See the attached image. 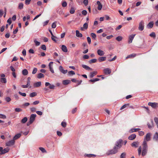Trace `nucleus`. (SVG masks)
Here are the masks:
<instances>
[{"instance_id": "nucleus-1", "label": "nucleus", "mask_w": 158, "mask_h": 158, "mask_svg": "<svg viewBox=\"0 0 158 158\" xmlns=\"http://www.w3.org/2000/svg\"><path fill=\"white\" fill-rule=\"evenodd\" d=\"M123 140L121 139H119L117 141L115 146L112 149L109 150L106 153V154L108 155H112L115 154L118 152V149L121 148L123 144Z\"/></svg>"}, {"instance_id": "nucleus-2", "label": "nucleus", "mask_w": 158, "mask_h": 158, "mask_svg": "<svg viewBox=\"0 0 158 158\" xmlns=\"http://www.w3.org/2000/svg\"><path fill=\"white\" fill-rule=\"evenodd\" d=\"M36 116V114H32L31 115L29 119V121L27 123V126H29L34 122L35 120Z\"/></svg>"}, {"instance_id": "nucleus-3", "label": "nucleus", "mask_w": 158, "mask_h": 158, "mask_svg": "<svg viewBox=\"0 0 158 158\" xmlns=\"http://www.w3.org/2000/svg\"><path fill=\"white\" fill-rule=\"evenodd\" d=\"M144 27V23L143 21L142 20L139 23L138 27V29L140 31H142L143 30Z\"/></svg>"}, {"instance_id": "nucleus-4", "label": "nucleus", "mask_w": 158, "mask_h": 158, "mask_svg": "<svg viewBox=\"0 0 158 158\" xmlns=\"http://www.w3.org/2000/svg\"><path fill=\"white\" fill-rule=\"evenodd\" d=\"M148 105L154 109H156L158 107V103L157 102H149L148 103Z\"/></svg>"}, {"instance_id": "nucleus-5", "label": "nucleus", "mask_w": 158, "mask_h": 158, "mask_svg": "<svg viewBox=\"0 0 158 158\" xmlns=\"http://www.w3.org/2000/svg\"><path fill=\"white\" fill-rule=\"evenodd\" d=\"M15 141L13 139V140L7 142L6 143V146H11L14 145L15 144Z\"/></svg>"}, {"instance_id": "nucleus-6", "label": "nucleus", "mask_w": 158, "mask_h": 158, "mask_svg": "<svg viewBox=\"0 0 158 158\" xmlns=\"http://www.w3.org/2000/svg\"><path fill=\"white\" fill-rule=\"evenodd\" d=\"M151 134L150 133H148L145 137L144 139V140L145 141H149L151 140Z\"/></svg>"}, {"instance_id": "nucleus-7", "label": "nucleus", "mask_w": 158, "mask_h": 158, "mask_svg": "<svg viewBox=\"0 0 158 158\" xmlns=\"http://www.w3.org/2000/svg\"><path fill=\"white\" fill-rule=\"evenodd\" d=\"M104 73L106 75L110 74L111 73V70L108 68L105 69L103 70Z\"/></svg>"}, {"instance_id": "nucleus-8", "label": "nucleus", "mask_w": 158, "mask_h": 158, "mask_svg": "<svg viewBox=\"0 0 158 158\" xmlns=\"http://www.w3.org/2000/svg\"><path fill=\"white\" fill-rule=\"evenodd\" d=\"M46 86H49V88L51 89H54L55 88V86L53 85H51L49 83L46 82L45 83Z\"/></svg>"}, {"instance_id": "nucleus-9", "label": "nucleus", "mask_w": 158, "mask_h": 158, "mask_svg": "<svg viewBox=\"0 0 158 158\" xmlns=\"http://www.w3.org/2000/svg\"><path fill=\"white\" fill-rule=\"evenodd\" d=\"M10 149L8 148H4V149H2L1 152H0V155H2L5 153L8 152L9 151Z\"/></svg>"}, {"instance_id": "nucleus-10", "label": "nucleus", "mask_w": 158, "mask_h": 158, "mask_svg": "<svg viewBox=\"0 0 158 158\" xmlns=\"http://www.w3.org/2000/svg\"><path fill=\"white\" fill-rule=\"evenodd\" d=\"M135 34H132L129 36L128 43L130 44L132 42V40L135 36Z\"/></svg>"}, {"instance_id": "nucleus-11", "label": "nucleus", "mask_w": 158, "mask_h": 158, "mask_svg": "<svg viewBox=\"0 0 158 158\" xmlns=\"http://www.w3.org/2000/svg\"><path fill=\"white\" fill-rule=\"evenodd\" d=\"M59 69L60 72L64 74H66L68 72L67 70H64L62 66H60Z\"/></svg>"}, {"instance_id": "nucleus-12", "label": "nucleus", "mask_w": 158, "mask_h": 158, "mask_svg": "<svg viewBox=\"0 0 158 158\" xmlns=\"http://www.w3.org/2000/svg\"><path fill=\"white\" fill-rule=\"evenodd\" d=\"M97 52L98 54L100 56H103L105 54L104 51L100 49L98 50Z\"/></svg>"}, {"instance_id": "nucleus-13", "label": "nucleus", "mask_w": 158, "mask_h": 158, "mask_svg": "<svg viewBox=\"0 0 158 158\" xmlns=\"http://www.w3.org/2000/svg\"><path fill=\"white\" fill-rule=\"evenodd\" d=\"M143 150H148V146L147 142L146 141H144L143 143Z\"/></svg>"}, {"instance_id": "nucleus-14", "label": "nucleus", "mask_w": 158, "mask_h": 158, "mask_svg": "<svg viewBox=\"0 0 158 158\" xmlns=\"http://www.w3.org/2000/svg\"><path fill=\"white\" fill-rule=\"evenodd\" d=\"M82 67L84 68L85 69L87 70H92L93 69L90 68L87 65H84V64H82Z\"/></svg>"}, {"instance_id": "nucleus-15", "label": "nucleus", "mask_w": 158, "mask_h": 158, "mask_svg": "<svg viewBox=\"0 0 158 158\" xmlns=\"http://www.w3.org/2000/svg\"><path fill=\"white\" fill-rule=\"evenodd\" d=\"M106 58L105 56L100 57L98 59V61L99 62H101L106 60Z\"/></svg>"}, {"instance_id": "nucleus-16", "label": "nucleus", "mask_w": 158, "mask_h": 158, "mask_svg": "<svg viewBox=\"0 0 158 158\" xmlns=\"http://www.w3.org/2000/svg\"><path fill=\"white\" fill-rule=\"evenodd\" d=\"M71 82V81L69 80H66L63 81L62 83L64 85H67Z\"/></svg>"}, {"instance_id": "nucleus-17", "label": "nucleus", "mask_w": 158, "mask_h": 158, "mask_svg": "<svg viewBox=\"0 0 158 158\" xmlns=\"http://www.w3.org/2000/svg\"><path fill=\"white\" fill-rule=\"evenodd\" d=\"M97 4L98 5V10H101L102 8V5L99 1L97 2Z\"/></svg>"}, {"instance_id": "nucleus-18", "label": "nucleus", "mask_w": 158, "mask_h": 158, "mask_svg": "<svg viewBox=\"0 0 158 158\" xmlns=\"http://www.w3.org/2000/svg\"><path fill=\"white\" fill-rule=\"evenodd\" d=\"M136 135L135 134H132L128 137V139L130 140H132L136 138Z\"/></svg>"}, {"instance_id": "nucleus-19", "label": "nucleus", "mask_w": 158, "mask_h": 158, "mask_svg": "<svg viewBox=\"0 0 158 158\" xmlns=\"http://www.w3.org/2000/svg\"><path fill=\"white\" fill-rule=\"evenodd\" d=\"M97 74V71H95L94 72H91L90 73V78H93L94 76L96 75Z\"/></svg>"}, {"instance_id": "nucleus-20", "label": "nucleus", "mask_w": 158, "mask_h": 158, "mask_svg": "<svg viewBox=\"0 0 158 158\" xmlns=\"http://www.w3.org/2000/svg\"><path fill=\"white\" fill-rule=\"evenodd\" d=\"M21 136V134L20 133H19L13 137V139L14 140L17 139L20 137Z\"/></svg>"}, {"instance_id": "nucleus-21", "label": "nucleus", "mask_w": 158, "mask_h": 158, "mask_svg": "<svg viewBox=\"0 0 158 158\" xmlns=\"http://www.w3.org/2000/svg\"><path fill=\"white\" fill-rule=\"evenodd\" d=\"M153 25V22H150L148 23L147 26V27L148 28H152Z\"/></svg>"}, {"instance_id": "nucleus-22", "label": "nucleus", "mask_w": 158, "mask_h": 158, "mask_svg": "<svg viewBox=\"0 0 158 158\" xmlns=\"http://www.w3.org/2000/svg\"><path fill=\"white\" fill-rule=\"evenodd\" d=\"M136 54L135 53H133L128 55L126 57V59H127L129 58H132L136 56Z\"/></svg>"}, {"instance_id": "nucleus-23", "label": "nucleus", "mask_w": 158, "mask_h": 158, "mask_svg": "<svg viewBox=\"0 0 158 158\" xmlns=\"http://www.w3.org/2000/svg\"><path fill=\"white\" fill-rule=\"evenodd\" d=\"M76 36L77 37H81L82 36V35L81 33H80L78 30L76 31Z\"/></svg>"}, {"instance_id": "nucleus-24", "label": "nucleus", "mask_w": 158, "mask_h": 158, "mask_svg": "<svg viewBox=\"0 0 158 158\" xmlns=\"http://www.w3.org/2000/svg\"><path fill=\"white\" fill-rule=\"evenodd\" d=\"M41 82L40 81L37 82L34 84V86L35 87H39L40 86Z\"/></svg>"}, {"instance_id": "nucleus-25", "label": "nucleus", "mask_w": 158, "mask_h": 158, "mask_svg": "<svg viewBox=\"0 0 158 158\" xmlns=\"http://www.w3.org/2000/svg\"><path fill=\"white\" fill-rule=\"evenodd\" d=\"M61 49L64 52H67L68 51L66 47L64 45L62 46Z\"/></svg>"}, {"instance_id": "nucleus-26", "label": "nucleus", "mask_w": 158, "mask_h": 158, "mask_svg": "<svg viewBox=\"0 0 158 158\" xmlns=\"http://www.w3.org/2000/svg\"><path fill=\"white\" fill-rule=\"evenodd\" d=\"M153 139L158 142V133L156 132L153 137Z\"/></svg>"}, {"instance_id": "nucleus-27", "label": "nucleus", "mask_w": 158, "mask_h": 158, "mask_svg": "<svg viewBox=\"0 0 158 158\" xmlns=\"http://www.w3.org/2000/svg\"><path fill=\"white\" fill-rule=\"evenodd\" d=\"M22 73L23 75L26 76L28 74V72L27 69H25L22 71Z\"/></svg>"}, {"instance_id": "nucleus-28", "label": "nucleus", "mask_w": 158, "mask_h": 158, "mask_svg": "<svg viewBox=\"0 0 158 158\" xmlns=\"http://www.w3.org/2000/svg\"><path fill=\"white\" fill-rule=\"evenodd\" d=\"M27 117H25L21 120V122L22 123H25L27 122Z\"/></svg>"}, {"instance_id": "nucleus-29", "label": "nucleus", "mask_w": 158, "mask_h": 158, "mask_svg": "<svg viewBox=\"0 0 158 158\" xmlns=\"http://www.w3.org/2000/svg\"><path fill=\"white\" fill-rule=\"evenodd\" d=\"M44 77V74L41 73H39L37 76V78L40 79L41 78Z\"/></svg>"}, {"instance_id": "nucleus-30", "label": "nucleus", "mask_w": 158, "mask_h": 158, "mask_svg": "<svg viewBox=\"0 0 158 158\" xmlns=\"http://www.w3.org/2000/svg\"><path fill=\"white\" fill-rule=\"evenodd\" d=\"M140 129V128H134L133 129H131L130 130L129 132L131 133L133 132H136L139 130Z\"/></svg>"}, {"instance_id": "nucleus-31", "label": "nucleus", "mask_w": 158, "mask_h": 158, "mask_svg": "<svg viewBox=\"0 0 158 158\" xmlns=\"http://www.w3.org/2000/svg\"><path fill=\"white\" fill-rule=\"evenodd\" d=\"M151 122L152 124V125H150L149 123H148L147 124L148 127L150 129L152 128L154 126L152 120H151Z\"/></svg>"}, {"instance_id": "nucleus-32", "label": "nucleus", "mask_w": 158, "mask_h": 158, "mask_svg": "<svg viewBox=\"0 0 158 158\" xmlns=\"http://www.w3.org/2000/svg\"><path fill=\"white\" fill-rule=\"evenodd\" d=\"M97 61V59H92L89 61V64H92L93 63H94L96 62Z\"/></svg>"}, {"instance_id": "nucleus-33", "label": "nucleus", "mask_w": 158, "mask_h": 158, "mask_svg": "<svg viewBox=\"0 0 158 158\" xmlns=\"http://www.w3.org/2000/svg\"><path fill=\"white\" fill-rule=\"evenodd\" d=\"M100 80L99 78H96L93 79H90L89 81V82H94L95 81H98Z\"/></svg>"}, {"instance_id": "nucleus-34", "label": "nucleus", "mask_w": 158, "mask_h": 158, "mask_svg": "<svg viewBox=\"0 0 158 158\" xmlns=\"http://www.w3.org/2000/svg\"><path fill=\"white\" fill-rule=\"evenodd\" d=\"M138 144V142H134L131 144V146L132 147H137Z\"/></svg>"}, {"instance_id": "nucleus-35", "label": "nucleus", "mask_w": 158, "mask_h": 158, "mask_svg": "<svg viewBox=\"0 0 158 158\" xmlns=\"http://www.w3.org/2000/svg\"><path fill=\"white\" fill-rule=\"evenodd\" d=\"M147 150H142V155L143 156H145L147 152Z\"/></svg>"}, {"instance_id": "nucleus-36", "label": "nucleus", "mask_w": 158, "mask_h": 158, "mask_svg": "<svg viewBox=\"0 0 158 158\" xmlns=\"http://www.w3.org/2000/svg\"><path fill=\"white\" fill-rule=\"evenodd\" d=\"M126 156V153L125 152H123L122 153L120 156V158H125Z\"/></svg>"}, {"instance_id": "nucleus-37", "label": "nucleus", "mask_w": 158, "mask_h": 158, "mask_svg": "<svg viewBox=\"0 0 158 158\" xmlns=\"http://www.w3.org/2000/svg\"><path fill=\"white\" fill-rule=\"evenodd\" d=\"M123 37L121 36H118L116 38V40L118 41H120L122 40Z\"/></svg>"}, {"instance_id": "nucleus-38", "label": "nucleus", "mask_w": 158, "mask_h": 158, "mask_svg": "<svg viewBox=\"0 0 158 158\" xmlns=\"http://www.w3.org/2000/svg\"><path fill=\"white\" fill-rule=\"evenodd\" d=\"M36 95H37V94L35 92H33V93H31L30 94V96L31 97H34L36 96Z\"/></svg>"}, {"instance_id": "nucleus-39", "label": "nucleus", "mask_w": 158, "mask_h": 158, "mask_svg": "<svg viewBox=\"0 0 158 158\" xmlns=\"http://www.w3.org/2000/svg\"><path fill=\"white\" fill-rule=\"evenodd\" d=\"M91 36L93 38L94 40H95L96 39V35L93 33H92L91 34Z\"/></svg>"}, {"instance_id": "nucleus-40", "label": "nucleus", "mask_w": 158, "mask_h": 158, "mask_svg": "<svg viewBox=\"0 0 158 158\" xmlns=\"http://www.w3.org/2000/svg\"><path fill=\"white\" fill-rule=\"evenodd\" d=\"M34 41L35 43V45L37 46H39L40 44V43L37 41L36 39L34 40Z\"/></svg>"}, {"instance_id": "nucleus-41", "label": "nucleus", "mask_w": 158, "mask_h": 158, "mask_svg": "<svg viewBox=\"0 0 158 158\" xmlns=\"http://www.w3.org/2000/svg\"><path fill=\"white\" fill-rule=\"evenodd\" d=\"M23 4L22 3H19V9H21L23 8Z\"/></svg>"}, {"instance_id": "nucleus-42", "label": "nucleus", "mask_w": 158, "mask_h": 158, "mask_svg": "<svg viewBox=\"0 0 158 158\" xmlns=\"http://www.w3.org/2000/svg\"><path fill=\"white\" fill-rule=\"evenodd\" d=\"M41 48L44 50H46V47L45 45L43 44L41 45Z\"/></svg>"}, {"instance_id": "nucleus-43", "label": "nucleus", "mask_w": 158, "mask_h": 158, "mask_svg": "<svg viewBox=\"0 0 158 158\" xmlns=\"http://www.w3.org/2000/svg\"><path fill=\"white\" fill-rule=\"evenodd\" d=\"M68 74L69 75H73L75 74V73L74 71H69L68 73Z\"/></svg>"}, {"instance_id": "nucleus-44", "label": "nucleus", "mask_w": 158, "mask_h": 158, "mask_svg": "<svg viewBox=\"0 0 158 158\" xmlns=\"http://www.w3.org/2000/svg\"><path fill=\"white\" fill-rule=\"evenodd\" d=\"M142 148L141 146H140L138 149V152L139 155H140L141 152Z\"/></svg>"}, {"instance_id": "nucleus-45", "label": "nucleus", "mask_w": 158, "mask_h": 158, "mask_svg": "<svg viewBox=\"0 0 158 158\" xmlns=\"http://www.w3.org/2000/svg\"><path fill=\"white\" fill-rule=\"evenodd\" d=\"M1 81L2 83H6V79L5 78H2L1 79Z\"/></svg>"}, {"instance_id": "nucleus-46", "label": "nucleus", "mask_w": 158, "mask_h": 158, "mask_svg": "<svg viewBox=\"0 0 158 158\" xmlns=\"http://www.w3.org/2000/svg\"><path fill=\"white\" fill-rule=\"evenodd\" d=\"M62 126L63 127H65L66 126L67 123L65 122H62L61 123Z\"/></svg>"}, {"instance_id": "nucleus-47", "label": "nucleus", "mask_w": 158, "mask_h": 158, "mask_svg": "<svg viewBox=\"0 0 158 158\" xmlns=\"http://www.w3.org/2000/svg\"><path fill=\"white\" fill-rule=\"evenodd\" d=\"M39 149L43 153H44V152H46V151L45 149L44 148H43L40 147V148H39Z\"/></svg>"}, {"instance_id": "nucleus-48", "label": "nucleus", "mask_w": 158, "mask_h": 158, "mask_svg": "<svg viewBox=\"0 0 158 158\" xmlns=\"http://www.w3.org/2000/svg\"><path fill=\"white\" fill-rule=\"evenodd\" d=\"M75 10L73 7H71V10L70 11V13L71 14H73L75 12Z\"/></svg>"}, {"instance_id": "nucleus-49", "label": "nucleus", "mask_w": 158, "mask_h": 158, "mask_svg": "<svg viewBox=\"0 0 158 158\" xmlns=\"http://www.w3.org/2000/svg\"><path fill=\"white\" fill-rule=\"evenodd\" d=\"M37 71V69L36 68H35L33 69L32 72V73L33 74H35L36 73Z\"/></svg>"}, {"instance_id": "nucleus-50", "label": "nucleus", "mask_w": 158, "mask_h": 158, "mask_svg": "<svg viewBox=\"0 0 158 158\" xmlns=\"http://www.w3.org/2000/svg\"><path fill=\"white\" fill-rule=\"evenodd\" d=\"M83 27L85 29H87L88 27V23H85L83 25Z\"/></svg>"}, {"instance_id": "nucleus-51", "label": "nucleus", "mask_w": 158, "mask_h": 158, "mask_svg": "<svg viewBox=\"0 0 158 158\" xmlns=\"http://www.w3.org/2000/svg\"><path fill=\"white\" fill-rule=\"evenodd\" d=\"M151 37L155 38L156 37V34L154 32H152L151 34L149 35Z\"/></svg>"}, {"instance_id": "nucleus-52", "label": "nucleus", "mask_w": 158, "mask_h": 158, "mask_svg": "<svg viewBox=\"0 0 158 158\" xmlns=\"http://www.w3.org/2000/svg\"><path fill=\"white\" fill-rule=\"evenodd\" d=\"M6 117L5 115L0 114V118L6 119Z\"/></svg>"}, {"instance_id": "nucleus-53", "label": "nucleus", "mask_w": 158, "mask_h": 158, "mask_svg": "<svg viewBox=\"0 0 158 158\" xmlns=\"http://www.w3.org/2000/svg\"><path fill=\"white\" fill-rule=\"evenodd\" d=\"M129 105V104H124V105H123L120 108V110H123V109L125 108H126V106H128Z\"/></svg>"}, {"instance_id": "nucleus-54", "label": "nucleus", "mask_w": 158, "mask_h": 158, "mask_svg": "<svg viewBox=\"0 0 158 158\" xmlns=\"http://www.w3.org/2000/svg\"><path fill=\"white\" fill-rule=\"evenodd\" d=\"M15 111L17 112H19L22 111V109L20 108H16L15 110Z\"/></svg>"}, {"instance_id": "nucleus-55", "label": "nucleus", "mask_w": 158, "mask_h": 158, "mask_svg": "<svg viewBox=\"0 0 158 158\" xmlns=\"http://www.w3.org/2000/svg\"><path fill=\"white\" fill-rule=\"evenodd\" d=\"M81 13L83 15H85L87 14V11L85 10H84L82 11Z\"/></svg>"}, {"instance_id": "nucleus-56", "label": "nucleus", "mask_w": 158, "mask_h": 158, "mask_svg": "<svg viewBox=\"0 0 158 158\" xmlns=\"http://www.w3.org/2000/svg\"><path fill=\"white\" fill-rule=\"evenodd\" d=\"M83 3L85 6H86L88 3V0H84Z\"/></svg>"}, {"instance_id": "nucleus-57", "label": "nucleus", "mask_w": 158, "mask_h": 158, "mask_svg": "<svg viewBox=\"0 0 158 158\" xmlns=\"http://www.w3.org/2000/svg\"><path fill=\"white\" fill-rule=\"evenodd\" d=\"M5 100L7 102H8L11 101V99L9 97H6L5 98Z\"/></svg>"}, {"instance_id": "nucleus-58", "label": "nucleus", "mask_w": 158, "mask_h": 158, "mask_svg": "<svg viewBox=\"0 0 158 158\" xmlns=\"http://www.w3.org/2000/svg\"><path fill=\"white\" fill-rule=\"evenodd\" d=\"M77 110V108H75L73 109L72 111V113L73 114H74Z\"/></svg>"}, {"instance_id": "nucleus-59", "label": "nucleus", "mask_w": 158, "mask_h": 158, "mask_svg": "<svg viewBox=\"0 0 158 158\" xmlns=\"http://www.w3.org/2000/svg\"><path fill=\"white\" fill-rule=\"evenodd\" d=\"M144 134V132L143 131H139V134L140 136H143Z\"/></svg>"}, {"instance_id": "nucleus-60", "label": "nucleus", "mask_w": 158, "mask_h": 158, "mask_svg": "<svg viewBox=\"0 0 158 158\" xmlns=\"http://www.w3.org/2000/svg\"><path fill=\"white\" fill-rule=\"evenodd\" d=\"M19 93L21 95L23 96H24V97H25L26 96V94L25 93H22L21 92H20V91H19Z\"/></svg>"}, {"instance_id": "nucleus-61", "label": "nucleus", "mask_w": 158, "mask_h": 158, "mask_svg": "<svg viewBox=\"0 0 158 158\" xmlns=\"http://www.w3.org/2000/svg\"><path fill=\"white\" fill-rule=\"evenodd\" d=\"M87 40L88 43H89V44H90L91 43V40L90 38L89 37H88L87 38Z\"/></svg>"}, {"instance_id": "nucleus-62", "label": "nucleus", "mask_w": 158, "mask_h": 158, "mask_svg": "<svg viewBox=\"0 0 158 158\" xmlns=\"http://www.w3.org/2000/svg\"><path fill=\"white\" fill-rule=\"evenodd\" d=\"M22 54L23 56H25L26 54V51L25 49H24L22 51Z\"/></svg>"}, {"instance_id": "nucleus-63", "label": "nucleus", "mask_w": 158, "mask_h": 158, "mask_svg": "<svg viewBox=\"0 0 158 158\" xmlns=\"http://www.w3.org/2000/svg\"><path fill=\"white\" fill-rule=\"evenodd\" d=\"M154 121L156 124H158V118L157 117H155L154 118Z\"/></svg>"}, {"instance_id": "nucleus-64", "label": "nucleus", "mask_w": 158, "mask_h": 158, "mask_svg": "<svg viewBox=\"0 0 158 158\" xmlns=\"http://www.w3.org/2000/svg\"><path fill=\"white\" fill-rule=\"evenodd\" d=\"M30 110L32 112H34L36 111V109L35 107H32L30 108Z\"/></svg>"}]
</instances>
